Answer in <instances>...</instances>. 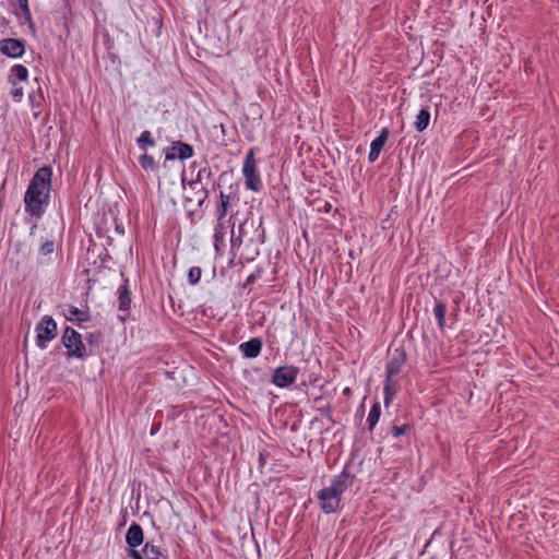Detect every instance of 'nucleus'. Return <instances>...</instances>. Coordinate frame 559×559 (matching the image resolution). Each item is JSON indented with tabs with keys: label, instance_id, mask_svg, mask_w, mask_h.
Here are the masks:
<instances>
[{
	"label": "nucleus",
	"instance_id": "27",
	"mask_svg": "<svg viewBox=\"0 0 559 559\" xmlns=\"http://www.w3.org/2000/svg\"><path fill=\"white\" fill-rule=\"evenodd\" d=\"M202 270L199 266H192L188 272V282L191 285H197L200 282Z\"/></svg>",
	"mask_w": 559,
	"mask_h": 559
},
{
	"label": "nucleus",
	"instance_id": "11",
	"mask_svg": "<svg viewBox=\"0 0 559 559\" xmlns=\"http://www.w3.org/2000/svg\"><path fill=\"white\" fill-rule=\"evenodd\" d=\"M262 340L259 337H253L248 342L241 343L239 345V350L243 355L245 358H255L260 355L262 350Z\"/></svg>",
	"mask_w": 559,
	"mask_h": 559
},
{
	"label": "nucleus",
	"instance_id": "5",
	"mask_svg": "<svg viewBox=\"0 0 559 559\" xmlns=\"http://www.w3.org/2000/svg\"><path fill=\"white\" fill-rule=\"evenodd\" d=\"M242 175L245 177V183L247 189L258 192L262 189L261 177L258 171L257 159L254 157L253 148H250L247 153L243 165Z\"/></svg>",
	"mask_w": 559,
	"mask_h": 559
},
{
	"label": "nucleus",
	"instance_id": "30",
	"mask_svg": "<svg viewBox=\"0 0 559 559\" xmlns=\"http://www.w3.org/2000/svg\"><path fill=\"white\" fill-rule=\"evenodd\" d=\"M55 250V243L52 240H47L45 241L41 247H40V253L43 255H48L50 253H52Z\"/></svg>",
	"mask_w": 559,
	"mask_h": 559
},
{
	"label": "nucleus",
	"instance_id": "32",
	"mask_svg": "<svg viewBox=\"0 0 559 559\" xmlns=\"http://www.w3.org/2000/svg\"><path fill=\"white\" fill-rule=\"evenodd\" d=\"M11 95L12 97L15 99V100H20L23 96V88L22 87H16L14 88L12 92H11Z\"/></svg>",
	"mask_w": 559,
	"mask_h": 559
},
{
	"label": "nucleus",
	"instance_id": "1",
	"mask_svg": "<svg viewBox=\"0 0 559 559\" xmlns=\"http://www.w3.org/2000/svg\"><path fill=\"white\" fill-rule=\"evenodd\" d=\"M52 171L49 167L39 168L33 176L24 197L25 211L40 217L49 202Z\"/></svg>",
	"mask_w": 559,
	"mask_h": 559
},
{
	"label": "nucleus",
	"instance_id": "16",
	"mask_svg": "<svg viewBox=\"0 0 559 559\" xmlns=\"http://www.w3.org/2000/svg\"><path fill=\"white\" fill-rule=\"evenodd\" d=\"M145 559H167V556L162 552L160 548L151 543H146L143 548Z\"/></svg>",
	"mask_w": 559,
	"mask_h": 559
},
{
	"label": "nucleus",
	"instance_id": "24",
	"mask_svg": "<svg viewBox=\"0 0 559 559\" xmlns=\"http://www.w3.org/2000/svg\"><path fill=\"white\" fill-rule=\"evenodd\" d=\"M12 4L19 8L25 21L32 23V14L28 7V0H12Z\"/></svg>",
	"mask_w": 559,
	"mask_h": 559
},
{
	"label": "nucleus",
	"instance_id": "15",
	"mask_svg": "<svg viewBox=\"0 0 559 559\" xmlns=\"http://www.w3.org/2000/svg\"><path fill=\"white\" fill-rule=\"evenodd\" d=\"M193 190V195L186 197V202L188 203H195L198 206H201L205 200L209 198V190L204 186H199L197 189Z\"/></svg>",
	"mask_w": 559,
	"mask_h": 559
},
{
	"label": "nucleus",
	"instance_id": "26",
	"mask_svg": "<svg viewBox=\"0 0 559 559\" xmlns=\"http://www.w3.org/2000/svg\"><path fill=\"white\" fill-rule=\"evenodd\" d=\"M138 144H139V146H140L143 151H146L145 145L154 146V145H155V141H154V139L152 138V135H151V132H150V131H143V132L141 133L140 138L138 139Z\"/></svg>",
	"mask_w": 559,
	"mask_h": 559
},
{
	"label": "nucleus",
	"instance_id": "23",
	"mask_svg": "<svg viewBox=\"0 0 559 559\" xmlns=\"http://www.w3.org/2000/svg\"><path fill=\"white\" fill-rule=\"evenodd\" d=\"M139 163H140V165H141V167H142L144 170H146V171H148V170H152V171H153V170H156V169H157V164H156V162H155L154 157H153V156H151V155H148V154L146 153V151H144V154L140 156V158H139Z\"/></svg>",
	"mask_w": 559,
	"mask_h": 559
},
{
	"label": "nucleus",
	"instance_id": "10",
	"mask_svg": "<svg viewBox=\"0 0 559 559\" xmlns=\"http://www.w3.org/2000/svg\"><path fill=\"white\" fill-rule=\"evenodd\" d=\"M389 134H390L389 129L383 128L380 131V134L371 142L370 151H369V155H368V159L370 163H374L378 159L383 146L385 145V143L388 141Z\"/></svg>",
	"mask_w": 559,
	"mask_h": 559
},
{
	"label": "nucleus",
	"instance_id": "8",
	"mask_svg": "<svg viewBox=\"0 0 559 559\" xmlns=\"http://www.w3.org/2000/svg\"><path fill=\"white\" fill-rule=\"evenodd\" d=\"M193 147L181 141H175L171 143L169 147H167L165 153L166 160H174L179 158L181 160L188 159L193 156Z\"/></svg>",
	"mask_w": 559,
	"mask_h": 559
},
{
	"label": "nucleus",
	"instance_id": "3",
	"mask_svg": "<svg viewBox=\"0 0 559 559\" xmlns=\"http://www.w3.org/2000/svg\"><path fill=\"white\" fill-rule=\"evenodd\" d=\"M407 360L406 352L403 347L395 348L390 356L385 366V381H384V405L389 406L399 390V381L395 377L401 372L402 367Z\"/></svg>",
	"mask_w": 559,
	"mask_h": 559
},
{
	"label": "nucleus",
	"instance_id": "14",
	"mask_svg": "<svg viewBox=\"0 0 559 559\" xmlns=\"http://www.w3.org/2000/svg\"><path fill=\"white\" fill-rule=\"evenodd\" d=\"M127 283L128 281L118 288V308L123 312H128L131 306V292Z\"/></svg>",
	"mask_w": 559,
	"mask_h": 559
},
{
	"label": "nucleus",
	"instance_id": "20",
	"mask_svg": "<svg viewBox=\"0 0 559 559\" xmlns=\"http://www.w3.org/2000/svg\"><path fill=\"white\" fill-rule=\"evenodd\" d=\"M248 224L249 221L246 219L242 224L239 225L238 235L235 234L234 228L231 229L230 245L233 249L239 248L241 246L243 238V229Z\"/></svg>",
	"mask_w": 559,
	"mask_h": 559
},
{
	"label": "nucleus",
	"instance_id": "29",
	"mask_svg": "<svg viewBox=\"0 0 559 559\" xmlns=\"http://www.w3.org/2000/svg\"><path fill=\"white\" fill-rule=\"evenodd\" d=\"M411 430V426L405 424V425H402V426H393L392 429H391V433L394 436V437H400L402 435H405L406 432H408Z\"/></svg>",
	"mask_w": 559,
	"mask_h": 559
},
{
	"label": "nucleus",
	"instance_id": "13",
	"mask_svg": "<svg viewBox=\"0 0 559 559\" xmlns=\"http://www.w3.org/2000/svg\"><path fill=\"white\" fill-rule=\"evenodd\" d=\"M126 542L130 548H135L143 543V530L139 524H131L126 535Z\"/></svg>",
	"mask_w": 559,
	"mask_h": 559
},
{
	"label": "nucleus",
	"instance_id": "9",
	"mask_svg": "<svg viewBox=\"0 0 559 559\" xmlns=\"http://www.w3.org/2000/svg\"><path fill=\"white\" fill-rule=\"evenodd\" d=\"M0 51L11 58H20L25 51L22 40L15 38H5L0 40Z\"/></svg>",
	"mask_w": 559,
	"mask_h": 559
},
{
	"label": "nucleus",
	"instance_id": "28",
	"mask_svg": "<svg viewBox=\"0 0 559 559\" xmlns=\"http://www.w3.org/2000/svg\"><path fill=\"white\" fill-rule=\"evenodd\" d=\"M224 235H225V231H224L223 221H217V225H216L215 230H214L215 241L216 242L223 241Z\"/></svg>",
	"mask_w": 559,
	"mask_h": 559
},
{
	"label": "nucleus",
	"instance_id": "6",
	"mask_svg": "<svg viewBox=\"0 0 559 559\" xmlns=\"http://www.w3.org/2000/svg\"><path fill=\"white\" fill-rule=\"evenodd\" d=\"M36 345L45 349L47 344L55 340L58 334L56 321L50 316H44L36 325Z\"/></svg>",
	"mask_w": 559,
	"mask_h": 559
},
{
	"label": "nucleus",
	"instance_id": "19",
	"mask_svg": "<svg viewBox=\"0 0 559 559\" xmlns=\"http://www.w3.org/2000/svg\"><path fill=\"white\" fill-rule=\"evenodd\" d=\"M213 176L212 170L209 167H204L198 171L197 178L192 180L189 186L191 189H197L199 186H203V179H211Z\"/></svg>",
	"mask_w": 559,
	"mask_h": 559
},
{
	"label": "nucleus",
	"instance_id": "22",
	"mask_svg": "<svg viewBox=\"0 0 559 559\" xmlns=\"http://www.w3.org/2000/svg\"><path fill=\"white\" fill-rule=\"evenodd\" d=\"M380 414H381V407H380V404L377 402L372 405V407L369 412L368 418H367V423H368L370 430H372L374 428V426L377 425V423L379 421Z\"/></svg>",
	"mask_w": 559,
	"mask_h": 559
},
{
	"label": "nucleus",
	"instance_id": "12",
	"mask_svg": "<svg viewBox=\"0 0 559 559\" xmlns=\"http://www.w3.org/2000/svg\"><path fill=\"white\" fill-rule=\"evenodd\" d=\"M63 314L68 321H73V322H79V323L90 321L88 311L79 309L72 305L64 306Z\"/></svg>",
	"mask_w": 559,
	"mask_h": 559
},
{
	"label": "nucleus",
	"instance_id": "34",
	"mask_svg": "<svg viewBox=\"0 0 559 559\" xmlns=\"http://www.w3.org/2000/svg\"><path fill=\"white\" fill-rule=\"evenodd\" d=\"M254 281V276L253 275H250L248 278H247V282L248 283H252Z\"/></svg>",
	"mask_w": 559,
	"mask_h": 559
},
{
	"label": "nucleus",
	"instance_id": "2",
	"mask_svg": "<svg viewBox=\"0 0 559 559\" xmlns=\"http://www.w3.org/2000/svg\"><path fill=\"white\" fill-rule=\"evenodd\" d=\"M353 485V476L347 472H342L335 476L330 486L322 488L317 492L320 508L323 513L330 514L336 512L341 507L342 495Z\"/></svg>",
	"mask_w": 559,
	"mask_h": 559
},
{
	"label": "nucleus",
	"instance_id": "21",
	"mask_svg": "<svg viewBox=\"0 0 559 559\" xmlns=\"http://www.w3.org/2000/svg\"><path fill=\"white\" fill-rule=\"evenodd\" d=\"M435 317L438 320V326L440 329H443L445 325V313H447V306L445 304L439 301L436 304L433 308Z\"/></svg>",
	"mask_w": 559,
	"mask_h": 559
},
{
	"label": "nucleus",
	"instance_id": "25",
	"mask_svg": "<svg viewBox=\"0 0 559 559\" xmlns=\"http://www.w3.org/2000/svg\"><path fill=\"white\" fill-rule=\"evenodd\" d=\"M11 76L19 81H26L28 78V70L22 64H15L11 69Z\"/></svg>",
	"mask_w": 559,
	"mask_h": 559
},
{
	"label": "nucleus",
	"instance_id": "17",
	"mask_svg": "<svg viewBox=\"0 0 559 559\" xmlns=\"http://www.w3.org/2000/svg\"><path fill=\"white\" fill-rule=\"evenodd\" d=\"M230 203V195L221 191L219 193V204L217 205V221H223L228 212V205Z\"/></svg>",
	"mask_w": 559,
	"mask_h": 559
},
{
	"label": "nucleus",
	"instance_id": "33",
	"mask_svg": "<svg viewBox=\"0 0 559 559\" xmlns=\"http://www.w3.org/2000/svg\"><path fill=\"white\" fill-rule=\"evenodd\" d=\"M100 338V334H93V333H90L87 336H86V341L90 343V344H93L94 342L97 343Z\"/></svg>",
	"mask_w": 559,
	"mask_h": 559
},
{
	"label": "nucleus",
	"instance_id": "4",
	"mask_svg": "<svg viewBox=\"0 0 559 559\" xmlns=\"http://www.w3.org/2000/svg\"><path fill=\"white\" fill-rule=\"evenodd\" d=\"M63 346L67 348L68 357L83 359L87 356L86 347L82 341L81 334L73 328L67 326L61 337Z\"/></svg>",
	"mask_w": 559,
	"mask_h": 559
},
{
	"label": "nucleus",
	"instance_id": "31",
	"mask_svg": "<svg viewBox=\"0 0 559 559\" xmlns=\"http://www.w3.org/2000/svg\"><path fill=\"white\" fill-rule=\"evenodd\" d=\"M129 556L132 558V559H145L144 558V554L140 552L139 550H136L135 548H131L130 551H129Z\"/></svg>",
	"mask_w": 559,
	"mask_h": 559
},
{
	"label": "nucleus",
	"instance_id": "35",
	"mask_svg": "<svg viewBox=\"0 0 559 559\" xmlns=\"http://www.w3.org/2000/svg\"><path fill=\"white\" fill-rule=\"evenodd\" d=\"M29 98H31V102L34 104V102H35V96H34V95H29Z\"/></svg>",
	"mask_w": 559,
	"mask_h": 559
},
{
	"label": "nucleus",
	"instance_id": "7",
	"mask_svg": "<svg viewBox=\"0 0 559 559\" xmlns=\"http://www.w3.org/2000/svg\"><path fill=\"white\" fill-rule=\"evenodd\" d=\"M299 373V368L293 365L277 367L272 374V383L278 388L292 385Z\"/></svg>",
	"mask_w": 559,
	"mask_h": 559
},
{
	"label": "nucleus",
	"instance_id": "18",
	"mask_svg": "<svg viewBox=\"0 0 559 559\" xmlns=\"http://www.w3.org/2000/svg\"><path fill=\"white\" fill-rule=\"evenodd\" d=\"M430 121V112L427 108L420 109L416 117L415 128L418 132H423L427 129Z\"/></svg>",
	"mask_w": 559,
	"mask_h": 559
}]
</instances>
